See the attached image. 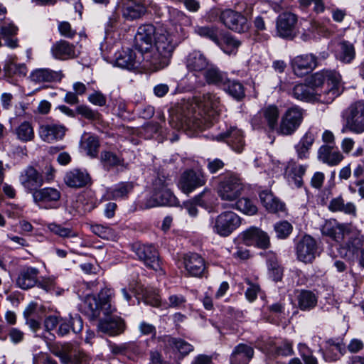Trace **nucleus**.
<instances>
[{"label": "nucleus", "mask_w": 364, "mask_h": 364, "mask_svg": "<svg viewBox=\"0 0 364 364\" xmlns=\"http://www.w3.org/2000/svg\"><path fill=\"white\" fill-rule=\"evenodd\" d=\"M220 112V97L208 92L173 111L169 123L178 130L196 132L210 127Z\"/></svg>", "instance_id": "1"}, {"label": "nucleus", "mask_w": 364, "mask_h": 364, "mask_svg": "<svg viewBox=\"0 0 364 364\" xmlns=\"http://www.w3.org/2000/svg\"><path fill=\"white\" fill-rule=\"evenodd\" d=\"M179 43L180 41L173 33L163 28H158L152 50L142 55L145 66H150V69L154 70L166 67Z\"/></svg>", "instance_id": "2"}, {"label": "nucleus", "mask_w": 364, "mask_h": 364, "mask_svg": "<svg viewBox=\"0 0 364 364\" xmlns=\"http://www.w3.org/2000/svg\"><path fill=\"white\" fill-rule=\"evenodd\" d=\"M311 83L319 87L326 83V87L318 92V102L330 104L343 92L341 75L336 70H323L311 76Z\"/></svg>", "instance_id": "3"}, {"label": "nucleus", "mask_w": 364, "mask_h": 364, "mask_svg": "<svg viewBox=\"0 0 364 364\" xmlns=\"http://www.w3.org/2000/svg\"><path fill=\"white\" fill-rule=\"evenodd\" d=\"M112 291L104 289L97 296L87 295L84 301L83 309L85 314L91 319H96L102 312L109 316L116 311V308L112 304Z\"/></svg>", "instance_id": "4"}, {"label": "nucleus", "mask_w": 364, "mask_h": 364, "mask_svg": "<svg viewBox=\"0 0 364 364\" xmlns=\"http://www.w3.org/2000/svg\"><path fill=\"white\" fill-rule=\"evenodd\" d=\"M243 190L241 178L235 174H229L220 181L217 192L222 200L232 203L241 196Z\"/></svg>", "instance_id": "5"}, {"label": "nucleus", "mask_w": 364, "mask_h": 364, "mask_svg": "<svg viewBox=\"0 0 364 364\" xmlns=\"http://www.w3.org/2000/svg\"><path fill=\"white\" fill-rule=\"evenodd\" d=\"M259 348L269 358L289 357L294 354L293 343L287 339L263 338L258 343Z\"/></svg>", "instance_id": "6"}, {"label": "nucleus", "mask_w": 364, "mask_h": 364, "mask_svg": "<svg viewBox=\"0 0 364 364\" xmlns=\"http://www.w3.org/2000/svg\"><path fill=\"white\" fill-rule=\"evenodd\" d=\"M280 112L277 106L271 105L263 107L251 119V124L255 129L267 127L269 131H276L279 127Z\"/></svg>", "instance_id": "7"}, {"label": "nucleus", "mask_w": 364, "mask_h": 364, "mask_svg": "<svg viewBox=\"0 0 364 364\" xmlns=\"http://www.w3.org/2000/svg\"><path fill=\"white\" fill-rule=\"evenodd\" d=\"M304 110L299 107H289L282 114L277 127V134L289 136L293 134L300 127L304 119Z\"/></svg>", "instance_id": "8"}, {"label": "nucleus", "mask_w": 364, "mask_h": 364, "mask_svg": "<svg viewBox=\"0 0 364 364\" xmlns=\"http://www.w3.org/2000/svg\"><path fill=\"white\" fill-rule=\"evenodd\" d=\"M241 224L240 218L232 211H224L212 220L214 233L221 237L229 236Z\"/></svg>", "instance_id": "9"}, {"label": "nucleus", "mask_w": 364, "mask_h": 364, "mask_svg": "<svg viewBox=\"0 0 364 364\" xmlns=\"http://www.w3.org/2000/svg\"><path fill=\"white\" fill-rule=\"evenodd\" d=\"M346 127L352 133L360 134L364 132V102L356 101L346 110Z\"/></svg>", "instance_id": "10"}, {"label": "nucleus", "mask_w": 364, "mask_h": 364, "mask_svg": "<svg viewBox=\"0 0 364 364\" xmlns=\"http://www.w3.org/2000/svg\"><path fill=\"white\" fill-rule=\"evenodd\" d=\"M212 12L215 16H219L220 21L228 28L235 32L243 33L249 28L246 17L237 11L232 9H225L221 11L215 9Z\"/></svg>", "instance_id": "11"}, {"label": "nucleus", "mask_w": 364, "mask_h": 364, "mask_svg": "<svg viewBox=\"0 0 364 364\" xmlns=\"http://www.w3.org/2000/svg\"><path fill=\"white\" fill-rule=\"evenodd\" d=\"M33 199L36 205L45 209H56L59 207L61 192L53 187L39 188L33 193Z\"/></svg>", "instance_id": "12"}, {"label": "nucleus", "mask_w": 364, "mask_h": 364, "mask_svg": "<svg viewBox=\"0 0 364 364\" xmlns=\"http://www.w3.org/2000/svg\"><path fill=\"white\" fill-rule=\"evenodd\" d=\"M158 32L151 24H145L139 27L134 37V46L141 53L151 52L154 47L155 36Z\"/></svg>", "instance_id": "13"}, {"label": "nucleus", "mask_w": 364, "mask_h": 364, "mask_svg": "<svg viewBox=\"0 0 364 364\" xmlns=\"http://www.w3.org/2000/svg\"><path fill=\"white\" fill-rule=\"evenodd\" d=\"M206 177L201 171L188 170L181 176L178 188L183 193L188 194L205 184Z\"/></svg>", "instance_id": "14"}, {"label": "nucleus", "mask_w": 364, "mask_h": 364, "mask_svg": "<svg viewBox=\"0 0 364 364\" xmlns=\"http://www.w3.org/2000/svg\"><path fill=\"white\" fill-rule=\"evenodd\" d=\"M51 353L58 357L63 364H78L80 360V350L71 343L55 344L50 347Z\"/></svg>", "instance_id": "15"}, {"label": "nucleus", "mask_w": 364, "mask_h": 364, "mask_svg": "<svg viewBox=\"0 0 364 364\" xmlns=\"http://www.w3.org/2000/svg\"><path fill=\"white\" fill-rule=\"evenodd\" d=\"M138 51L136 53L132 49L127 48L122 50L116 54L115 64L117 66L132 70L137 68L141 63H143L144 68H150V66H145L146 64L143 60V55Z\"/></svg>", "instance_id": "16"}, {"label": "nucleus", "mask_w": 364, "mask_h": 364, "mask_svg": "<svg viewBox=\"0 0 364 364\" xmlns=\"http://www.w3.org/2000/svg\"><path fill=\"white\" fill-rule=\"evenodd\" d=\"M317 57L312 53L299 55L291 60V66L296 75L303 77L317 67Z\"/></svg>", "instance_id": "17"}, {"label": "nucleus", "mask_w": 364, "mask_h": 364, "mask_svg": "<svg viewBox=\"0 0 364 364\" xmlns=\"http://www.w3.org/2000/svg\"><path fill=\"white\" fill-rule=\"evenodd\" d=\"M134 251L147 267L155 271L161 269L159 253L154 246L136 245L134 246Z\"/></svg>", "instance_id": "18"}, {"label": "nucleus", "mask_w": 364, "mask_h": 364, "mask_svg": "<svg viewBox=\"0 0 364 364\" xmlns=\"http://www.w3.org/2000/svg\"><path fill=\"white\" fill-rule=\"evenodd\" d=\"M210 63L211 61L205 54L198 50H194L189 53L185 59L188 71L196 77L202 75Z\"/></svg>", "instance_id": "19"}, {"label": "nucleus", "mask_w": 364, "mask_h": 364, "mask_svg": "<svg viewBox=\"0 0 364 364\" xmlns=\"http://www.w3.org/2000/svg\"><path fill=\"white\" fill-rule=\"evenodd\" d=\"M350 227L346 224L339 223L336 220L326 221L322 226L321 232L338 244L346 240V237L350 232Z\"/></svg>", "instance_id": "20"}, {"label": "nucleus", "mask_w": 364, "mask_h": 364, "mask_svg": "<svg viewBox=\"0 0 364 364\" xmlns=\"http://www.w3.org/2000/svg\"><path fill=\"white\" fill-rule=\"evenodd\" d=\"M241 238L246 245H255L261 249L270 246L268 234L256 227H251L241 233Z\"/></svg>", "instance_id": "21"}, {"label": "nucleus", "mask_w": 364, "mask_h": 364, "mask_svg": "<svg viewBox=\"0 0 364 364\" xmlns=\"http://www.w3.org/2000/svg\"><path fill=\"white\" fill-rule=\"evenodd\" d=\"M19 181L28 193H33L42 186L44 182L43 177L36 168L28 166L21 172Z\"/></svg>", "instance_id": "22"}, {"label": "nucleus", "mask_w": 364, "mask_h": 364, "mask_svg": "<svg viewBox=\"0 0 364 364\" xmlns=\"http://www.w3.org/2000/svg\"><path fill=\"white\" fill-rule=\"evenodd\" d=\"M346 353L343 338L338 336L325 341L324 359L328 362L336 361Z\"/></svg>", "instance_id": "23"}, {"label": "nucleus", "mask_w": 364, "mask_h": 364, "mask_svg": "<svg viewBox=\"0 0 364 364\" xmlns=\"http://www.w3.org/2000/svg\"><path fill=\"white\" fill-rule=\"evenodd\" d=\"M296 255L298 259L305 263L311 262L317 250L316 240L310 235H305L296 245Z\"/></svg>", "instance_id": "24"}, {"label": "nucleus", "mask_w": 364, "mask_h": 364, "mask_svg": "<svg viewBox=\"0 0 364 364\" xmlns=\"http://www.w3.org/2000/svg\"><path fill=\"white\" fill-rule=\"evenodd\" d=\"M99 331L110 336H116L123 333L126 329L124 319L119 316H112L100 319L97 324Z\"/></svg>", "instance_id": "25"}, {"label": "nucleus", "mask_w": 364, "mask_h": 364, "mask_svg": "<svg viewBox=\"0 0 364 364\" xmlns=\"http://www.w3.org/2000/svg\"><path fill=\"white\" fill-rule=\"evenodd\" d=\"M183 266L186 274L191 277H200L205 270V260L197 253L185 255Z\"/></svg>", "instance_id": "26"}, {"label": "nucleus", "mask_w": 364, "mask_h": 364, "mask_svg": "<svg viewBox=\"0 0 364 364\" xmlns=\"http://www.w3.org/2000/svg\"><path fill=\"white\" fill-rule=\"evenodd\" d=\"M178 203V199L168 188L153 193L151 197L146 199L144 205L145 208H151L156 206H174Z\"/></svg>", "instance_id": "27"}, {"label": "nucleus", "mask_w": 364, "mask_h": 364, "mask_svg": "<svg viewBox=\"0 0 364 364\" xmlns=\"http://www.w3.org/2000/svg\"><path fill=\"white\" fill-rule=\"evenodd\" d=\"M90 181L91 177L87 171L80 168H73L67 171L63 178L65 185L73 188L85 187Z\"/></svg>", "instance_id": "28"}, {"label": "nucleus", "mask_w": 364, "mask_h": 364, "mask_svg": "<svg viewBox=\"0 0 364 364\" xmlns=\"http://www.w3.org/2000/svg\"><path fill=\"white\" fill-rule=\"evenodd\" d=\"M296 21V16L291 13L280 14L277 21V30L279 36L282 38H292L295 34Z\"/></svg>", "instance_id": "29"}, {"label": "nucleus", "mask_w": 364, "mask_h": 364, "mask_svg": "<svg viewBox=\"0 0 364 364\" xmlns=\"http://www.w3.org/2000/svg\"><path fill=\"white\" fill-rule=\"evenodd\" d=\"M216 139L218 141H225L237 153L242 152L245 145L242 132L235 127L218 135Z\"/></svg>", "instance_id": "30"}, {"label": "nucleus", "mask_w": 364, "mask_h": 364, "mask_svg": "<svg viewBox=\"0 0 364 364\" xmlns=\"http://www.w3.org/2000/svg\"><path fill=\"white\" fill-rule=\"evenodd\" d=\"M317 132L315 128L311 127L294 146L299 159L304 160L309 158L310 151L315 141Z\"/></svg>", "instance_id": "31"}, {"label": "nucleus", "mask_w": 364, "mask_h": 364, "mask_svg": "<svg viewBox=\"0 0 364 364\" xmlns=\"http://www.w3.org/2000/svg\"><path fill=\"white\" fill-rule=\"evenodd\" d=\"M65 132L66 128L63 125L51 124L41 125L38 133L43 141L53 143L63 139Z\"/></svg>", "instance_id": "32"}, {"label": "nucleus", "mask_w": 364, "mask_h": 364, "mask_svg": "<svg viewBox=\"0 0 364 364\" xmlns=\"http://www.w3.org/2000/svg\"><path fill=\"white\" fill-rule=\"evenodd\" d=\"M146 11L144 0H122V15L127 20L139 18Z\"/></svg>", "instance_id": "33"}, {"label": "nucleus", "mask_w": 364, "mask_h": 364, "mask_svg": "<svg viewBox=\"0 0 364 364\" xmlns=\"http://www.w3.org/2000/svg\"><path fill=\"white\" fill-rule=\"evenodd\" d=\"M254 356V348L245 343H239L232 350L230 364H248Z\"/></svg>", "instance_id": "34"}, {"label": "nucleus", "mask_w": 364, "mask_h": 364, "mask_svg": "<svg viewBox=\"0 0 364 364\" xmlns=\"http://www.w3.org/2000/svg\"><path fill=\"white\" fill-rule=\"evenodd\" d=\"M38 269L33 267H25L19 272L16 279L17 286L22 289H28L37 284Z\"/></svg>", "instance_id": "35"}, {"label": "nucleus", "mask_w": 364, "mask_h": 364, "mask_svg": "<svg viewBox=\"0 0 364 364\" xmlns=\"http://www.w3.org/2000/svg\"><path fill=\"white\" fill-rule=\"evenodd\" d=\"M51 53L55 58L60 60L75 58L78 55L74 45L64 40L54 43L51 48Z\"/></svg>", "instance_id": "36"}, {"label": "nucleus", "mask_w": 364, "mask_h": 364, "mask_svg": "<svg viewBox=\"0 0 364 364\" xmlns=\"http://www.w3.org/2000/svg\"><path fill=\"white\" fill-rule=\"evenodd\" d=\"M63 77L61 71H55L49 68H38L31 73L29 78L36 83H43L60 81Z\"/></svg>", "instance_id": "37"}, {"label": "nucleus", "mask_w": 364, "mask_h": 364, "mask_svg": "<svg viewBox=\"0 0 364 364\" xmlns=\"http://www.w3.org/2000/svg\"><path fill=\"white\" fill-rule=\"evenodd\" d=\"M318 159L329 166H336L344 157L339 151H334L331 145H322L318 150Z\"/></svg>", "instance_id": "38"}, {"label": "nucleus", "mask_w": 364, "mask_h": 364, "mask_svg": "<svg viewBox=\"0 0 364 364\" xmlns=\"http://www.w3.org/2000/svg\"><path fill=\"white\" fill-rule=\"evenodd\" d=\"M208 67L202 73L205 82L209 85H214L222 87L223 85L227 82V74L222 72L212 62Z\"/></svg>", "instance_id": "39"}, {"label": "nucleus", "mask_w": 364, "mask_h": 364, "mask_svg": "<svg viewBox=\"0 0 364 364\" xmlns=\"http://www.w3.org/2000/svg\"><path fill=\"white\" fill-rule=\"evenodd\" d=\"M259 198L264 207L269 213H277L284 210L285 204L269 191H262L259 193Z\"/></svg>", "instance_id": "40"}, {"label": "nucleus", "mask_w": 364, "mask_h": 364, "mask_svg": "<svg viewBox=\"0 0 364 364\" xmlns=\"http://www.w3.org/2000/svg\"><path fill=\"white\" fill-rule=\"evenodd\" d=\"M134 186L132 181L120 182L107 190V196L109 199L115 200L127 199L133 191Z\"/></svg>", "instance_id": "41"}, {"label": "nucleus", "mask_w": 364, "mask_h": 364, "mask_svg": "<svg viewBox=\"0 0 364 364\" xmlns=\"http://www.w3.org/2000/svg\"><path fill=\"white\" fill-rule=\"evenodd\" d=\"M336 57L342 63H350L355 58V50L353 44L347 41H341L338 43Z\"/></svg>", "instance_id": "42"}, {"label": "nucleus", "mask_w": 364, "mask_h": 364, "mask_svg": "<svg viewBox=\"0 0 364 364\" xmlns=\"http://www.w3.org/2000/svg\"><path fill=\"white\" fill-rule=\"evenodd\" d=\"M292 95L294 98L306 102H318V91L314 88L305 84H299L294 87Z\"/></svg>", "instance_id": "43"}, {"label": "nucleus", "mask_w": 364, "mask_h": 364, "mask_svg": "<svg viewBox=\"0 0 364 364\" xmlns=\"http://www.w3.org/2000/svg\"><path fill=\"white\" fill-rule=\"evenodd\" d=\"M307 168L306 165L293 164L289 166L286 171V175L289 183L296 188H301L303 185L302 177Z\"/></svg>", "instance_id": "44"}, {"label": "nucleus", "mask_w": 364, "mask_h": 364, "mask_svg": "<svg viewBox=\"0 0 364 364\" xmlns=\"http://www.w3.org/2000/svg\"><path fill=\"white\" fill-rule=\"evenodd\" d=\"M222 207L223 208H232L240 210V212L252 215L257 212V206L248 198L240 197L232 203H223Z\"/></svg>", "instance_id": "45"}, {"label": "nucleus", "mask_w": 364, "mask_h": 364, "mask_svg": "<svg viewBox=\"0 0 364 364\" xmlns=\"http://www.w3.org/2000/svg\"><path fill=\"white\" fill-rule=\"evenodd\" d=\"M318 298L311 291L301 290L297 296L298 307L303 311H309L317 305Z\"/></svg>", "instance_id": "46"}, {"label": "nucleus", "mask_w": 364, "mask_h": 364, "mask_svg": "<svg viewBox=\"0 0 364 364\" xmlns=\"http://www.w3.org/2000/svg\"><path fill=\"white\" fill-rule=\"evenodd\" d=\"M100 162L103 168L107 171H110L119 166L124 167V159L118 156L115 153L110 151H101Z\"/></svg>", "instance_id": "47"}, {"label": "nucleus", "mask_w": 364, "mask_h": 364, "mask_svg": "<svg viewBox=\"0 0 364 364\" xmlns=\"http://www.w3.org/2000/svg\"><path fill=\"white\" fill-rule=\"evenodd\" d=\"M348 250L355 253L364 247V237L355 229L350 228V232L346 237L343 242Z\"/></svg>", "instance_id": "48"}, {"label": "nucleus", "mask_w": 364, "mask_h": 364, "mask_svg": "<svg viewBox=\"0 0 364 364\" xmlns=\"http://www.w3.org/2000/svg\"><path fill=\"white\" fill-rule=\"evenodd\" d=\"M210 196V191L208 189L205 188L202 193L195 196L193 201L186 202L184 203V208L191 217H195L198 214L196 205H198L201 207H205L206 201L203 199V197H206L207 199H208Z\"/></svg>", "instance_id": "49"}, {"label": "nucleus", "mask_w": 364, "mask_h": 364, "mask_svg": "<svg viewBox=\"0 0 364 364\" xmlns=\"http://www.w3.org/2000/svg\"><path fill=\"white\" fill-rule=\"evenodd\" d=\"M222 87L237 100H240L245 96L244 86L238 80H231L227 77V82L223 85Z\"/></svg>", "instance_id": "50"}, {"label": "nucleus", "mask_w": 364, "mask_h": 364, "mask_svg": "<svg viewBox=\"0 0 364 364\" xmlns=\"http://www.w3.org/2000/svg\"><path fill=\"white\" fill-rule=\"evenodd\" d=\"M196 33L201 37L206 38L216 45H220L221 32L216 26H198Z\"/></svg>", "instance_id": "51"}, {"label": "nucleus", "mask_w": 364, "mask_h": 364, "mask_svg": "<svg viewBox=\"0 0 364 364\" xmlns=\"http://www.w3.org/2000/svg\"><path fill=\"white\" fill-rule=\"evenodd\" d=\"M18 140L23 142L31 141L34 139V131L32 124L28 122L21 123L15 129Z\"/></svg>", "instance_id": "52"}, {"label": "nucleus", "mask_w": 364, "mask_h": 364, "mask_svg": "<svg viewBox=\"0 0 364 364\" xmlns=\"http://www.w3.org/2000/svg\"><path fill=\"white\" fill-rule=\"evenodd\" d=\"M267 265L269 276L275 282L280 281L282 278L283 269L274 255L271 254L269 256Z\"/></svg>", "instance_id": "53"}, {"label": "nucleus", "mask_w": 364, "mask_h": 364, "mask_svg": "<svg viewBox=\"0 0 364 364\" xmlns=\"http://www.w3.org/2000/svg\"><path fill=\"white\" fill-rule=\"evenodd\" d=\"M47 228L50 232L62 238H73L78 236L77 232L72 228L64 227L56 223H48Z\"/></svg>", "instance_id": "54"}, {"label": "nucleus", "mask_w": 364, "mask_h": 364, "mask_svg": "<svg viewBox=\"0 0 364 364\" xmlns=\"http://www.w3.org/2000/svg\"><path fill=\"white\" fill-rule=\"evenodd\" d=\"M4 71L8 76L23 78L26 75L28 69L24 63L18 64L10 61L5 65Z\"/></svg>", "instance_id": "55"}, {"label": "nucleus", "mask_w": 364, "mask_h": 364, "mask_svg": "<svg viewBox=\"0 0 364 364\" xmlns=\"http://www.w3.org/2000/svg\"><path fill=\"white\" fill-rule=\"evenodd\" d=\"M221 49L228 54L235 53L237 48L240 46V42L232 37L231 35L227 34L223 36L220 45H218Z\"/></svg>", "instance_id": "56"}, {"label": "nucleus", "mask_w": 364, "mask_h": 364, "mask_svg": "<svg viewBox=\"0 0 364 364\" xmlns=\"http://www.w3.org/2000/svg\"><path fill=\"white\" fill-rule=\"evenodd\" d=\"M91 231L98 237L107 240H114L116 238L114 231L109 227L96 224L90 227Z\"/></svg>", "instance_id": "57"}, {"label": "nucleus", "mask_w": 364, "mask_h": 364, "mask_svg": "<svg viewBox=\"0 0 364 364\" xmlns=\"http://www.w3.org/2000/svg\"><path fill=\"white\" fill-rule=\"evenodd\" d=\"M186 299L182 294L169 295L167 300L164 303L165 308L182 309L186 306Z\"/></svg>", "instance_id": "58"}, {"label": "nucleus", "mask_w": 364, "mask_h": 364, "mask_svg": "<svg viewBox=\"0 0 364 364\" xmlns=\"http://www.w3.org/2000/svg\"><path fill=\"white\" fill-rule=\"evenodd\" d=\"M298 351L304 364H318L317 358L312 350L304 343H299Z\"/></svg>", "instance_id": "59"}, {"label": "nucleus", "mask_w": 364, "mask_h": 364, "mask_svg": "<svg viewBox=\"0 0 364 364\" xmlns=\"http://www.w3.org/2000/svg\"><path fill=\"white\" fill-rule=\"evenodd\" d=\"M277 237L279 239L287 238L292 231V225L287 221L277 223L274 227Z\"/></svg>", "instance_id": "60"}, {"label": "nucleus", "mask_w": 364, "mask_h": 364, "mask_svg": "<svg viewBox=\"0 0 364 364\" xmlns=\"http://www.w3.org/2000/svg\"><path fill=\"white\" fill-rule=\"evenodd\" d=\"M170 343L183 356L193 350V346L184 340L180 338H172Z\"/></svg>", "instance_id": "61"}, {"label": "nucleus", "mask_w": 364, "mask_h": 364, "mask_svg": "<svg viewBox=\"0 0 364 364\" xmlns=\"http://www.w3.org/2000/svg\"><path fill=\"white\" fill-rule=\"evenodd\" d=\"M18 27L12 22H4L0 26V35L3 38H7L17 34Z\"/></svg>", "instance_id": "62"}, {"label": "nucleus", "mask_w": 364, "mask_h": 364, "mask_svg": "<svg viewBox=\"0 0 364 364\" xmlns=\"http://www.w3.org/2000/svg\"><path fill=\"white\" fill-rule=\"evenodd\" d=\"M58 29L61 36L68 38H73L77 33L68 21L59 22Z\"/></svg>", "instance_id": "63"}, {"label": "nucleus", "mask_w": 364, "mask_h": 364, "mask_svg": "<svg viewBox=\"0 0 364 364\" xmlns=\"http://www.w3.org/2000/svg\"><path fill=\"white\" fill-rule=\"evenodd\" d=\"M85 144L87 154L92 157L96 156L100 146L98 139L95 136H90L87 139Z\"/></svg>", "instance_id": "64"}]
</instances>
